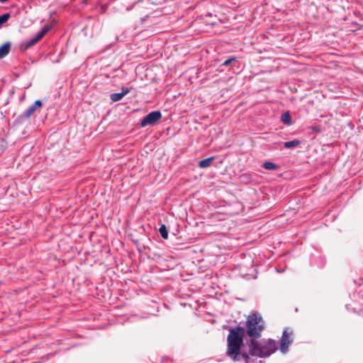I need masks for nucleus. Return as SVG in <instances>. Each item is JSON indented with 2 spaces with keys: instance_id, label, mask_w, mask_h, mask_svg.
<instances>
[{
  "instance_id": "nucleus-1",
  "label": "nucleus",
  "mask_w": 363,
  "mask_h": 363,
  "mask_svg": "<svg viewBox=\"0 0 363 363\" xmlns=\"http://www.w3.org/2000/svg\"><path fill=\"white\" fill-rule=\"evenodd\" d=\"M245 325L246 330L241 326L229 330L226 354L233 361L248 363L250 357H267L278 350L274 340L268 339L262 342L257 340L264 329V321L259 313L252 312Z\"/></svg>"
},
{
  "instance_id": "nucleus-2",
  "label": "nucleus",
  "mask_w": 363,
  "mask_h": 363,
  "mask_svg": "<svg viewBox=\"0 0 363 363\" xmlns=\"http://www.w3.org/2000/svg\"><path fill=\"white\" fill-rule=\"evenodd\" d=\"M293 330L289 328H285L283 331L281 340L279 350L282 354L288 352L289 346L293 342Z\"/></svg>"
},
{
  "instance_id": "nucleus-3",
  "label": "nucleus",
  "mask_w": 363,
  "mask_h": 363,
  "mask_svg": "<svg viewBox=\"0 0 363 363\" xmlns=\"http://www.w3.org/2000/svg\"><path fill=\"white\" fill-rule=\"evenodd\" d=\"M49 26L44 27L39 32H38L34 37L30 38L29 40L26 41L21 44V48L22 50H26L28 48L36 44L50 30Z\"/></svg>"
},
{
  "instance_id": "nucleus-4",
  "label": "nucleus",
  "mask_w": 363,
  "mask_h": 363,
  "mask_svg": "<svg viewBox=\"0 0 363 363\" xmlns=\"http://www.w3.org/2000/svg\"><path fill=\"white\" fill-rule=\"evenodd\" d=\"M161 118V112L160 111H154L144 116L140 121V125L143 128L147 125H152L160 120Z\"/></svg>"
},
{
  "instance_id": "nucleus-5",
  "label": "nucleus",
  "mask_w": 363,
  "mask_h": 363,
  "mask_svg": "<svg viewBox=\"0 0 363 363\" xmlns=\"http://www.w3.org/2000/svg\"><path fill=\"white\" fill-rule=\"evenodd\" d=\"M10 47V42H6L0 47V59L5 57L9 53Z\"/></svg>"
},
{
  "instance_id": "nucleus-6",
  "label": "nucleus",
  "mask_w": 363,
  "mask_h": 363,
  "mask_svg": "<svg viewBox=\"0 0 363 363\" xmlns=\"http://www.w3.org/2000/svg\"><path fill=\"white\" fill-rule=\"evenodd\" d=\"M214 157H211L203 160H201L199 164V167L200 168L204 169L210 167L212 164V162L214 160Z\"/></svg>"
},
{
  "instance_id": "nucleus-7",
  "label": "nucleus",
  "mask_w": 363,
  "mask_h": 363,
  "mask_svg": "<svg viewBox=\"0 0 363 363\" xmlns=\"http://www.w3.org/2000/svg\"><path fill=\"white\" fill-rule=\"evenodd\" d=\"M36 111V108L32 105L28 107L22 114L21 118L28 119L29 118L33 113Z\"/></svg>"
},
{
  "instance_id": "nucleus-8",
  "label": "nucleus",
  "mask_w": 363,
  "mask_h": 363,
  "mask_svg": "<svg viewBox=\"0 0 363 363\" xmlns=\"http://www.w3.org/2000/svg\"><path fill=\"white\" fill-rule=\"evenodd\" d=\"M301 142L298 140H293L291 141L285 142L284 147L286 148L296 147L300 145Z\"/></svg>"
},
{
  "instance_id": "nucleus-9",
  "label": "nucleus",
  "mask_w": 363,
  "mask_h": 363,
  "mask_svg": "<svg viewBox=\"0 0 363 363\" xmlns=\"http://www.w3.org/2000/svg\"><path fill=\"white\" fill-rule=\"evenodd\" d=\"M281 120L286 125H291V117L289 112L284 113Z\"/></svg>"
},
{
  "instance_id": "nucleus-10",
  "label": "nucleus",
  "mask_w": 363,
  "mask_h": 363,
  "mask_svg": "<svg viewBox=\"0 0 363 363\" xmlns=\"http://www.w3.org/2000/svg\"><path fill=\"white\" fill-rule=\"evenodd\" d=\"M159 232L164 239L168 238V230L165 225H162L159 228Z\"/></svg>"
},
{
  "instance_id": "nucleus-11",
  "label": "nucleus",
  "mask_w": 363,
  "mask_h": 363,
  "mask_svg": "<svg viewBox=\"0 0 363 363\" xmlns=\"http://www.w3.org/2000/svg\"><path fill=\"white\" fill-rule=\"evenodd\" d=\"M123 96H124L123 94L120 92V93L111 94L110 97H111V99L112 101L116 102V101H118L121 100Z\"/></svg>"
},
{
  "instance_id": "nucleus-12",
  "label": "nucleus",
  "mask_w": 363,
  "mask_h": 363,
  "mask_svg": "<svg viewBox=\"0 0 363 363\" xmlns=\"http://www.w3.org/2000/svg\"><path fill=\"white\" fill-rule=\"evenodd\" d=\"M264 169H269V170H273V169H276L278 166L274 163V162H266L263 164V166H262Z\"/></svg>"
},
{
  "instance_id": "nucleus-13",
  "label": "nucleus",
  "mask_w": 363,
  "mask_h": 363,
  "mask_svg": "<svg viewBox=\"0 0 363 363\" xmlns=\"http://www.w3.org/2000/svg\"><path fill=\"white\" fill-rule=\"evenodd\" d=\"M9 17L10 16L9 13H4L0 16V25L7 21Z\"/></svg>"
},
{
  "instance_id": "nucleus-14",
  "label": "nucleus",
  "mask_w": 363,
  "mask_h": 363,
  "mask_svg": "<svg viewBox=\"0 0 363 363\" xmlns=\"http://www.w3.org/2000/svg\"><path fill=\"white\" fill-rule=\"evenodd\" d=\"M234 60H235V58H234V57L229 58V59H228V60H225V61H224V62L223 63V65H225V66H228V65H229L231 63V62H233Z\"/></svg>"
},
{
  "instance_id": "nucleus-15",
  "label": "nucleus",
  "mask_w": 363,
  "mask_h": 363,
  "mask_svg": "<svg viewBox=\"0 0 363 363\" xmlns=\"http://www.w3.org/2000/svg\"><path fill=\"white\" fill-rule=\"evenodd\" d=\"M33 106L37 108V107H40L42 106V102L40 100H36L34 104H33Z\"/></svg>"
},
{
  "instance_id": "nucleus-16",
  "label": "nucleus",
  "mask_w": 363,
  "mask_h": 363,
  "mask_svg": "<svg viewBox=\"0 0 363 363\" xmlns=\"http://www.w3.org/2000/svg\"><path fill=\"white\" fill-rule=\"evenodd\" d=\"M130 92V89L128 87H123L121 93L123 94V96L126 95Z\"/></svg>"
},
{
  "instance_id": "nucleus-17",
  "label": "nucleus",
  "mask_w": 363,
  "mask_h": 363,
  "mask_svg": "<svg viewBox=\"0 0 363 363\" xmlns=\"http://www.w3.org/2000/svg\"><path fill=\"white\" fill-rule=\"evenodd\" d=\"M312 130L314 132H320V128L318 125H314V126L312 127Z\"/></svg>"
},
{
  "instance_id": "nucleus-18",
  "label": "nucleus",
  "mask_w": 363,
  "mask_h": 363,
  "mask_svg": "<svg viewBox=\"0 0 363 363\" xmlns=\"http://www.w3.org/2000/svg\"><path fill=\"white\" fill-rule=\"evenodd\" d=\"M7 1H8V0H0V2H1V3H4V2Z\"/></svg>"
}]
</instances>
